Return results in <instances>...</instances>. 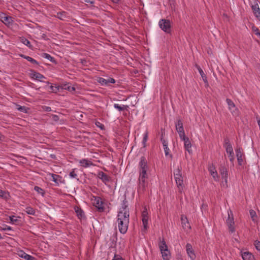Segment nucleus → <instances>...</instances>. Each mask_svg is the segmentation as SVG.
Wrapping results in <instances>:
<instances>
[{
	"instance_id": "nucleus-41",
	"label": "nucleus",
	"mask_w": 260,
	"mask_h": 260,
	"mask_svg": "<svg viewBox=\"0 0 260 260\" xmlns=\"http://www.w3.org/2000/svg\"><path fill=\"white\" fill-rule=\"evenodd\" d=\"M42 56L44 57L45 58H47V59L52 61L53 58L48 54L47 53H43L42 54Z\"/></svg>"
},
{
	"instance_id": "nucleus-46",
	"label": "nucleus",
	"mask_w": 260,
	"mask_h": 260,
	"mask_svg": "<svg viewBox=\"0 0 260 260\" xmlns=\"http://www.w3.org/2000/svg\"><path fill=\"white\" fill-rule=\"evenodd\" d=\"M164 148L165 154L166 156H167L169 154V149L168 146H167V145H165V147H164Z\"/></svg>"
},
{
	"instance_id": "nucleus-2",
	"label": "nucleus",
	"mask_w": 260,
	"mask_h": 260,
	"mask_svg": "<svg viewBox=\"0 0 260 260\" xmlns=\"http://www.w3.org/2000/svg\"><path fill=\"white\" fill-rule=\"evenodd\" d=\"M129 209L125 203H123L117 215V221H129Z\"/></svg>"
},
{
	"instance_id": "nucleus-60",
	"label": "nucleus",
	"mask_w": 260,
	"mask_h": 260,
	"mask_svg": "<svg viewBox=\"0 0 260 260\" xmlns=\"http://www.w3.org/2000/svg\"><path fill=\"white\" fill-rule=\"evenodd\" d=\"M2 238V236H1V234H0V239Z\"/></svg>"
},
{
	"instance_id": "nucleus-40",
	"label": "nucleus",
	"mask_w": 260,
	"mask_h": 260,
	"mask_svg": "<svg viewBox=\"0 0 260 260\" xmlns=\"http://www.w3.org/2000/svg\"><path fill=\"white\" fill-rule=\"evenodd\" d=\"M50 88L51 89V91L52 92H57V91L59 90V88L57 86H53L52 85H51L50 86Z\"/></svg>"
},
{
	"instance_id": "nucleus-53",
	"label": "nucleus",
	"mask_w": 260,
	"mask_h": 260,
	"mask_svg": "<svg viewBox=\"0 0 260 260\" xmlns=\"http://www.w3.org/2000/svg\"><path fill=\"white\" fill-rule=\"evenodd\" d=\"M82 1H84L85 2H86V3H90L91 4L93 3V0H82Z\"/></svg>"
},
{
	"instance_id": "nucleus-50",
	"label": "nucleus",
	"mask_w": 260,
	"mask_h": 260,
	"mask_svg": "<svg viewBox=\"0 0 260 260\" xmlns=\"http://www.w3.org/2000/svg\"><path fill=\"white\" fill-rule=\"evenodd\" d=\"M26 260H35V257L28 255L26 257Z\"/></svg>"
},
{
	"instance_id": "nucleus-35",
	"label": "nucleus",
	"mask_w": 260,
	"mask_h": 260,
	"mask_svg": "<svg viewBox=\"0 0 260 260\" xmlns=\"http://www.w3.org/2000/svg\"><path fill=\"white\" fill-rule=\"evenodd\" d=\"M250 215L252 220L253 221L256 222V219H257V216H256V214L255 212L253 210H250Z\"/></svg>"
},
{
	"instance_id": "nucleus-4",
	"label": "nucleus",
	"mask_w": 260,
	"mask_h": 260,
	"mask_svg": "<svg viewBox=\"0 0 260 260\" xmlns=\"http://www.w3.org/2000/svg\"><path fill=\"white\" fill-rule=\"evenodd\" d=\"M148 170V167L147 165L146 159L142 157L139 163V177L148 178V174L147 173Z\"/></svg>"
},
{
	"instance_id": "nucleus-6",
	"label": "nucleus",
	"mask_w": 260,
	"mask_h": 260,
	"mask_svg": "<svg viewBox=\"0 0 260 260\" xmlns=\"http://www.w3.org/2000/svg\"><path fill=\"white\" fill-rule=\"evenodd\" d=\"M159 26L166 32L169 33L171 31V22L169 20L161 19L159 21Z\"/></svg>"
},
{
	"instance_id": "nucleus-15",
	"label": "nucleus",
	"mask_w": 260,
	"mask_h": 260,
	"mask_svg": "<svg viewBox=\"0 0 260 260\" xmlns=\"http://www.w3.org/2000/svg\"><path fill=\"white\" fill-rule=\"evenodd\" d=\"M148 212L147 210L146 209H145V210L143 211L142 214V220L143 225V230L145 231L148 228Z\"/></svg>"
},
{
	"instance_id": "nucleus-29",
	"label": "nucleus",
	"mask_w": 260,
	"mask_h": 260,
	"mask_svg": "<svg viewBox=\"0 0 260 260\" xmlns=\"http://www.w3.org/2000/svg\"><path fill=\"white\" fill-rule=\"evenodd\" d=\"M62 88L64 89L68 90L69 91L72 92L75 91V89H76L75 87L71 86V85L69 84H66L63 85V86H62Z\"/></svg>"
},
{
	"instance_id": "nucleus-24",
	"label": "nucleus",
	"mask_w": 260,
	"mask_h": 260,
	"mask_svg": "<svg viewBox=\"0 0 260 260\" xmlns=\"http://www.w3.org/2000/svg\"><path fill=\"white\" fill-rule=\"evenodd\" d=\"M98 177L105 183L109 181V177L103 172H100L98 175Z\"/></svg>"
},
{
	"instance_id": "nucleus-12",
	"label": "nucleus",
	"mask_w": 260,
	"mask_h": 260,
	"mask_svg": "<svg viewBox=\"0 0 260 260\" xmlns=\"http://www.w3.org/2000/svg\"><path fill=\"white\" fill-rule=\"evenodd\" d=\"M208 171L215 181L218 182L220 180V177L218 175L216 168L214 165H210L208 167Z\"/></svg>"
},
{
	"instance_id": "nucleus-5",
	"label": "nucleus",
	"mask_w": 260,
	"mask_h": 260,
	"mask_svg": "<svg viewBox=\"0 0 260 260\" xmlns=\"http://www.w3.org/2000/svg\"><path fill=\"white\" fill-rule=\"evenodd\" d=\"M226 101L228 105V109L231 111L232 114L235 117L238 116L239 115V111L233 102L229 99H227Z\"/></svg>"
},
{
	"instance_id": "nucleus-23",
	"label": "nucleus",
	"mask_w": 260,
	"mask_h": 260,
	"mask_svg": "<svg viewBox=\"0 0 260 260\" xmlns=\"http://www.w3.org/2000/svg\"><path fill=\"white\" fill-rule=\"evenodd\" d=\"M241 255L243 260H254V256L251 253L248 251H241Z\"/></svg>"
},
{
	"instance_id": "nucleus-19",
	"label": "nucleus",
	"mask_w": 260,
	"mask_h": 260,
	"mask_svg": "<svg viewBox=\"0 0 260 260\" xmlns=\"http://www.w3.org/2000/svg\"><path fill=\"white\" fill-rule=\"evenodd\" d=\"M98 82L102 85H109L110 83H114L115 81V80L112 78L105 79L100 77L98 79Z\"/></svg>"
},
{
	"instance_id": "nucleus-27",
	"label": "nucleus",
	"mask_w": 260,
	"mask_h": 260,
	"mask_svg": "<svg viewBox=\"0 0 260 260\" xmlns=\"http://www.w3.org/2000/svg\"><path fill=\"white\" fill-rule=\"evenodd\" d=\"M79 163L81 166L85 168L88 167L92 165V163L90 161L86 159L80 160L79 161Z\"/></svg>"
},
{
	"instance_id": "nucleus-20",
	"label": "nucleus",
	"mask_w": 260,
	"mask_h": 260,
	"mask_svg": "<svg viewBox=\"0 0 260 260\" xmlns=\"http://www.w3.org/2000/svg\"><path fill=\"white\" fill-rule=\"evenodd\" d=\"M181 220L182 225L184 230L186 232L190 231L191 229V226L188 221L187 217L184 215H182Z\"/></svg>"
},
{
	"instance_id": "nucleus-52",
	"label": "nucleus",
	"mask_w": 260,
	"mask_h": 260,
	"mask_svg": "<svg viewBox=\"0 0 260 260\" xmlns=\"http://www.w3.org/2000/svg\"><path fill=\"white\" fill-rule=\"evenodd\" d=\"M3 230H4V231H6V230H9V231H10V230H12V229H11V228L10 226H9L6 225V228H3Z\"/></svg>"
},
{
	"instance_id": "nucleus-18",
	"label": "nucleus",
	"mask_w": 260,
	"mask_h": 260,
	"mask_svg": "<svg viewBox=\"0 0 260 260\" xmlns=\"http://www.w3.org/2000/svg\"><path fill=\"white\" fill-rule=\"evenodd\" d=\"M236 152L238 164L239 165H242L244 158L243 149L241 148L238 147L236 149Z\"/></svg>"
},
{
	"instance_id": "nucleus-47",
	"label": "nucleus",
	"mask_w": 260,
	"mask_h": 260,
	"mask_svg": "<svg viewBox=\"0 0 260 260\" xmlns=\"http://www.w3.org/2000/svg\"><path fill=\"white\" fill-rule=\"evenodd\" d=\"M9 218L10 219V222L12 223H14L17 221V219L16 218H15L14 216H13V217L10 216Z\"/></svg>"
},
{
	"instance_id": "nucleus-48",
	"label": "nucleus",
	"mask_w": 260,
	"mask_h": 260,
	"mask_svg": "<svg viewBox=\"0 0 260 260\" xmlns=\"http://www.w3.org/2000/svg\"><path fill=\"white\" fill-rule=\"evenodd\" d=\"M112 260H124L120 255H115Z\"/></svg>"
},
{
	"instance_id": "nucleus-44",
	"label": "nucleus",
	"mask_w": 260,
	"mask_h": 260,
	"mask_svg": "<svg viewBox=\"0 0 260 260\" xmlns=\"http://www.w3.org/2000/svg\"><path fill=\"white\" fill-rule=\"evenodd\" d=\"M34 189L38 192H39L40 193H41L42 194H43V190L41 188H40L39 187L35 186Z\"/></svg>"
},
{
	"instance_id": "nucleus-58",
	"label": "nucleus",
	"mask_w": 260,
	"mask_h": 260,
	"mask_svg": "<svg viewBox=\"0 0 260 260\" xmlns=\"http://www.w3.org/2000/svg\"><path fill=\"white\" fill-rule=\"evenodd\" d=\"M28 255V254H26V255H25V256H24V257H23V258H24V259H26V257H27V256Z\"/></svg>"
},
{
	"instance_id": "nucleus-42",
	"label": "nucleus",
	"mask_w": 260,
	"mask_h": 260,
	"mask_svg": "<svg viewBox=\"0 0 260 260\" xmlns=\"http://www.w3.org/2000/svg\"><path fill=\"white\" fill-rule=\"evenodd\" d=\"M255 248L260 252V242L256 241L254 243Z\"/></svg>"
},
{
	"instance_id": "nucleus-36",
	"label": "nucleus",
	"mask_w": 260,
	"mask_h": 260,
	"mask_svg": "<svg viewBox=\"0 0 260 260\" xmlns=\"http://www.w3.org/2000/svg\"><path fill=\"white\" fill-rule=\"evenodd\" d=\"M252 31L259 38H260V32L257 27L254 25H252L251 27Z\"/></svg>"
},
{
	"instance_id": "nucleus-57",
	"label": "nucleus",
	"mask_w": 260,
	"mask_h": 260,
	"mask_svg": "<svg viewBox=\"0 0 260 260\" xmlns=\"http://www.w3.org/2000/svg\"><path fill=\"white\" fill-rule=\"evenodd\" d=\"M113 2L114 3H118L120 0H112Z\"/></svg>"
},
{
	"instance_id": "nucleus-56",
	"label": "nucleus",
	"mask_w": 260,
	"mask_h": 260,
	"mask_svg": "<svg viewBox=\"0 0 260 260\" xmlns=\"http://www.w3.org/2000/svg\"><path fill=\"white\" fill-rule=\"evenodd\" d=\"M63 14H60V16H59V14H58V16L59 18H60L61 19H63Z\"/></svg>"
},
{
	"instance_id": "nucleus-22",
	"label": "nucleus",
	"mask_w": 260,
	"mask_h": 260,
	"mask_svg": "<svg viewBox=\"0 0 260 260\" xmlns=\"http://www.w3.org/2000/svg\"><path fill=\"white\" fill-rule=\"evenodd\" d=\"M251 8L254 16L260 20V9L257 2L255 1L254 5L251 6Z\"/></svg>"
},
{
	"instance_id": "nucleus-43",
	"label": "nucleus",
	"mask_w": 260,
	"mask_h": 260,
	"mask_svg": "<svg viewBox=\"0 0 260 260\" xmlns=\"http://www.w3.org/2000/svg\"><path fill=\"white\" fill-rule=\"evenodd\" d=\"M70 176L71 178H74L77 177V174L75 172V170H73L70 173Z\"/></svg>"
},
{
	"instance_id": "nucleus-14",
	"label": "nucleus",
	"mask_w": 260,
	"mask_h": 260,
	"mask_svg": "<svg viewBox=\"0 0 260 260\" xmlns=\"http://www.w3.org/2000/svg\"><path fill=\"white\" fill-rule=\"evenodd\" d=\"M0 19L4 24L9 27L12 26L14 23L13 19L11 17L4 14L0 15Z\"/></svg>"
},
{
	"instance_id": "nucleus-1",
	"label": "nucleus",
	"mask_w": 260,
	"mask_h": 260,
	"mask_svg": "<svg viewBox=\"0 0 260 260\" xmlns=\"http://www.w3.org/2000/svg\"><path fill=\"white\" fill-rule=\"evenodd\" d=\"M182 168L178 167L174 172V176L175 179L178 191L182 193L184 191V185L183 184V177L182 174Z\"/></svg>"
},
{
	"instance_id": "nucleus-37",
	"label": "nucleus",
	"mask_w": 260,
	"mask_h": 260,
	"mask_svg": "<svg viewBox=\"0 0 260 260\" xmlns=\"http://www.w3.org/2000/svg\"><path fill=\"white\" fill-rule=\"evenodd\" d=\"M25 212L28 214H30V215H34L35 213V211L34 209L30 207H28L26 208Z\"/></svg>"
},
{
	"instance_id": "nucleus-31",
	"label": "nucleus",
	"mask_w": 260,
	"mask_h": 260,
	"mask_svg": "<svg viewBox=\"0 0 260 260\" xmlns=\"http://www.w3.org/2000/svg\"><path fill=\"white\" fill-rule=\"evenodd\" d=\"M48 175L52 178L53 181L58 183V181L59 180V179L60 178L59 175L51 173L49 174Z\"/></svg>"
},
{
	"instance_id": "nucleus-9",
	"label": "nucleus",
	"mask_w": 260,
	"mask_h": 260,
	"mask_svg": "<svg viewBox=\"0 0 260 260\" xmlns=\"http://www.w3.org/2000/svg\"><path fill=\"white\" fill-rule=\"evenodd\" d=\"M129 221H117L116 224L119 232L121 234H125L128 229Z\"/></svg>"
},
{
	"instance_id": "nucleus-55",
	"label": "nucleus",
	"mask_w": 260,
	"mask_h": 260,
	"mask_svg": "<svg viewBox=\"0 0 260 260\" xmlns=\"http://www.w3.org/2000/svg\"><path fill=\"white\" fill-rule=\"evenodd\" d=\"M162 144L164 147H165V145L168 146V143L165 140L162 141Z\"/></svg>"
},
{
	"instance_id": "nucleus-26",
	"label": "nucleus",
	"mask_w": 260,
	"mask_h": 260,
	"mask_svg": "<svg viewBox=\"0 0 260 260\" xmlns=\"http://www.w3.org/2000/svg\"><path fill=\"white\" fill-rule=\"evenodd\" d=\"M163 260H170L171 258V253L169 249L161 252Z\"/></svg>"
},
{
	"instance_id": "nucleus-39",
	"label": "nucleus",
	"mask_w": 260,
	"mask_h": 260,
	"mask_svg": "<svg viewBox=\"0 0 260 260\" xmlns=\"http://www.w3.org/2000/svg\"><path fill=\"white\" fill-rule=\"evenodd\" d=\"M147 139H148V133L146 132L144 135V137H143V141H142L144 146H145V144L147 141Z\"/></svg>"
},
{
	"instance_id": "nucleus-21",
	"label": "nucleus",
	"mask_w": 260,
	"mask_h": 260,
	"mask_svg": "<svg viewBox=\"0 0 260 260\" xmlns=\"http://www.w3.org/2000/svg\"><path fill=\"white\" fill-rule=\"evenodd\" d=\"M30 77L32 79L40 82H43V80L46 78L43 75L33 71H31L30 73Z\"/></svg>"
},
{
	"instance_id": "nucleus-33",
	"label": "nucleus",
	"mask_w": 260,
	"mask_h": 260,
	"mask_svg": "<svg viewBox=\"0 0 260 260\" xmlns=\"http://www.w3.org/2000/svg\"><path fill=\"white\" fill-rule=\"evenodd\" d=\"M20 56L25 58L28 61H30V62L34 63V64H37L38 63L37 61L36 60L32 58H31V57H30L29 56H25V55H23V54H21Z\"/></svg>"
},
{
	"instance_id": "nucleus-17",
	"label": "nucleus",
	"mask_w": 260,
	"mask_h": 260,
	"mask_svg": "<svg viewBox=\"0 0 260 260\" xmlns=\"http://www.w3.org/2000/svg\"><path fill=\"white\" fill-rule=\"evenodd\" d=\"M180 139L184 141V145L185 150L188 151L189 153H191L192 150L191 148L192 145L189 138L185 136L183 138Z\"/></svg>"
},
{
	"instance_id": "nucleus-3",
	"label": "nucleus",
	"mask_w": 260,
	"mask_h": 260,
	"mask_svg": "<svg viewBox=\"0 0 260 260\" xmlns=\"http://www.w3.org/2000/svg\"><path fill=\"white\" fill-rule=\"evenodd\" d=\"M220 176L221 177V186L224 188H227L228 172V169L224 166H220L219 168Z\"/></svg>"
},
{
	"instance_id": "nucleus-10",
	"label": "nucleus",
	"mask_w": 260,
	"mask_h": 260,
	"mask_svg": "<svg viewBox=\"0 0 260 260\" xmlns=\"http://www.w3.org/2000/svg\"><path fill=\"white\" fill-rule=\"evenodd\" d=\"M92 204L100 211H103L104 209L103 203L102 199L99 197H93L91 199Z\"/></svg>"
},
{
	"instance_id": "nucleus-11",
	"label": "nucleus",
	"mask_w": 260,
	"mask_h": 260,
	"mask_svg": "<svg viewBox=\"0 0 260 260\" xmlns=\"http://www.w3.org/2000/svg\"><path fill=\"white\" fill-rule=\"evenodd\" d=\"M176 129L178 132L180 139L183 138L185 136L184 131L183 123L181 120H178L175 124Z\"/></svg>"
},
{
	"instance_id": "nucleus-8",
	"label": "nucleus",
	"mask_w": 260,
	"mask_h": 260,
	"mask_svg": "<svg viewBox=\"0 0 260 260\" xmlns=\"http://www.w3.org/2000/svg\"><path fill=\"white\" fill-rule=\"evenodd\" d=\"M146 178L139 177L138 191L141 193L144 192L146 187L147 186L148 182L146 181Z\"/></svg>"
},
{
	"instance_id": "nucleus-7",
	"label": "nucleus",
	"mask_w": 260,
	"mask_h": 260,
	"mask_svg": "<svg viewBox=\"0 0 260 260\" xmlns=\"http://www.w3.org/2000/svg\"><path fill=\"white\" fill-rule=\"evenodd\" d=\"M228 218L226 219V223L230 232L233 233L235 231V228L233 214L232 210H229L228 211Z\"/></svg>"
},
{
	"instance_id": "nucleus-32",
	"label": "nucleus",
	"mask_w": 260,
	"mask_h": 260,
	"mask_svg": "<svg viewBox=\"0 0 260 260\" xmlns=\"http://www.w3.org/2000/svg\"><path fill=\"white\" fill-rule=\"evenodd\" d=\"M17 109L18 110H19L21 112H22L23 113H25L28 112V111L29 110V109L28 108L25 107V106H18Z\"/></svg>"
},
{
	"instance_id": "nucleus-38",
	"label": "nucleus",
	"mask_w": 260,
	"mask_h": 260,
	"mask_svg": "<svg viewBox=\"0 0 260 260\" xmlns=\"http://www.w3.org/2000/svg\"><path fill=\"white\" fill-rule=\"evenodd\" d=\"M21 42L27 46L31 47L30 43L27 39L22 38L21 39Z\"/></svg>"
},
{
	"instance_id": "nucleus-51",
	"label": "nucleus",
	"mask_w": 260,
	"mask_h": 260,
	"mask_svg": "<svg viewBox=\"0 0 260 260\" xmlns=\"http://www.w3.org/2000/svg\"><path fill=\"white\" fill-rule=\"evenodd\" d=\"M76 212H77V214L78 216H82V214H81V213H82V211L80 210V209H77L76 210Z\"/></svg>"
},
{
	"instance_id": "nucleus-54",
	"label": "nucleus",
	"mask_w": 260,
	"mask_h": 260,
	"mask_svg": "<svg viewBox=\"0 0 260 260\" xmlns=\"http://www.w3.org/2000/svg\"><path fill=\"white\" fill-rule=\"evenodd\" d=\"M98 126H99L101 129H102L104 127L103 125H102L100 122H98L96 123Z\"/></svg>"
},
{
	"instance_id": "nucleus-59",
	"label": "nucleus",
	"mask_w": 260,
	"mask_h": 260,
	"mask_svg": "<svg viewBox=\"0 0 260 260\" xmlns=\"http://www.w3.org/2000/svg\"><path fill=\"white\" fill-rule=\"evenodd\" d=\"M46 110L47 111H50L51 110V108L50 107H47Z\"/></svg>"
},
{
	"instance_id": "nucleus-30",
	"label": "nucleus",
	"mask_w": 260,
	"mask_h": 260,
	"mask_svg": "<svg viewBox=\"0 0 260 260\" xmlns=\"http://www.w3.org/2000/svg\"><path fill=\"white\" fill-rule=\"evenodd\" d=\"M114 107L120 111L127 110V109L128 108V106L126 105H123L122 106H121L117 104H115L114 105Z\"/></svg>"
},
{
	"instance_id": "nucleus-34",
	"label": "nucleus",
	"mask_w": 260,
	"mask_h": 260,
	"mask_svg": "<svg viewBox=\"0 0 260 260\" xmlns=\"http://www.w3.org/2000/svg\"><path fill=\"white\" fill-rule=\"evenodd\" d=\"M9 197V193L8 192L0 190V197L7 199Z\"/></svg>"
},
{
	"instance_id": "nucleus-45",
	"label": "nucleus",
	"mask_w": 260,
	"mask_h": 260,
	"mask_svg": "<svg viewBox=\"0 0 260 260\" xmlns=\"http://www.w3.org/2000/svg\"><path fill=\"white\" fill-rule=\"evenodd\" d=\"M26 253H25L24 251H23L22 250L19 251L18 252V255L22 258H23L24 257V256H25V255H26Z\"/></svg>"
},
{
	"instance_id": "nucleus-49",
	"label": "nucleus",
	"mask_w": 260,
	"mask_h": 260,
	"mask_svg": "<svg viewBox=\"0 0 260 260\" xmlns=\"http://www.w3.org/2000/svg\"><path fill=\"white\" fill-rule=\"evenodd\" d=\"M52 119L55 121H57L59 120V117L57 115H53L52 116Z\"/></svg>"
},
{
	"instance_id": "nucleus-16",
	"label": "nucleus",
	"mask_w": 260,
	"mask_h": 260,
	"mask_svg": "<svg viewBox=\"0 0 260 260\" xmlns=\"http://www.w3.org/2000/svg\"><path fill=\"white\" fill-rule=\"evenodd\" d=\"M186 251L188 256L191 260H195L196 255L194 250L192 248L191 245L190 243H187L186 245Z\"/></svg>"
},
{
	"instance_id": "nucleus-25",
	"label": "nucleus",
	"mask_w": 260,
	"mask_h": 260,
	"mask_svg": "<svg viewBox=\"0 0 260 260\" xmlns=\"http://www.w3.org/2000/svg\"><path fill=\"white\" fill-rule=\"evenodd\" d=\"M158 246L160 252L168 249V246L167 245L164 239L160 241L158 244Z\"/></svg>"
},
{
	"instance_id": "nucleus-28",
	"label": "nucleus",
	"mask_w": 260,
	"mask_h": 260,
	"mask_svg": "<svg viewBox=\"0 0 260 260\" xmlns=\"http://www.w3.org/2000/svg\"><path fill=\"white\" fill-rule=\"evenodd\" d=\"M197 68H198V70L203 79V80L204 81L205 83L208 85V80H207V78L206 75L204 74L203 71L202 70V69L200 67L198 66Z\"/></svg>"
},
{
	"instance_id": "nucleus-13",
	"label": "nucleus",
	"mask_w": 260,
	"mask_h": 260,
	"mask_svg": "<svg viewBox=\"0 0 260 260\" xmlns=\"http://www.w3.org/2000/svg\"><path fill=\"white\" fill-rule=\"evenodd\" d=\"M224 147L225 148L226 152L227 154L229 155V157L230 161L233 162L235 159V157L232 145L229 142H226Z\"/></svg>"
}]
</instances>
